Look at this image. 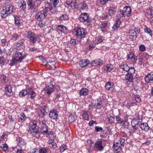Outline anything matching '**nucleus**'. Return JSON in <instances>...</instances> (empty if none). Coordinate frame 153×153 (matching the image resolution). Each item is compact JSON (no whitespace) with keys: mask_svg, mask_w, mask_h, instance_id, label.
<instances>
[{"mask_svg":"<svg viewBox=\"0 0 153 153\" xmlns=\"http://www.w3.org/2000/svg\"><path fill=\"white\" fill-rule=\"evenodd\" d=\"M6 77L5 75H2L0 76V80L1 81L2 84L4 85L6 83Z\"/></svg>","mask_w":153,"mask_h":153,"instance_id":"nucleus-55","label":"nucleus"},{"mask_svg":"<svg viewBox=\"0 0 153 153\" xmlns=\"http://www.w3.org/2000/svg\"><path fill=\"white\" fill-rule=\"evenodd\" d=\"M113 83H112L110 82H108L106 84L105 87L106 89L108 90H111L112 91L113 89Z\"/></svg>","mask_w":153,"mask_h":153,"instance_id":"nucleus-31","label":"nucleus"},{"mask_svg":"<svg viewBox=\"0 0 153 153\" xmlns=\"http://www.w3.org/2000/svg\"><path fill=\"white\" fill-rule=\"evenodd\" d=\"M0 148L4 151H6L8 149V146L7 144L4 143L1 144L0 146Z\"/></svg>","mask_w":153,"mask_h":153,"instance_id":"nucleus-54","label":"nucleus"},{"mask_svg":"<svg viewBox=\"0 0 153 153\" xmlns=\"http://www.w3.org/2000/svg\"><path fill=\"white\" fill-rule=\"evenodd\" d=\"M50 4L53 5L54 7H56L57 4L59 2V0H50Z\"/></svg>","mask_w":153,"mask_h":153,"instance_id":"nucleus-43","label":"nucleus"},{"mask_svg":"<svg viewBox=\"0 0 153 153\" xmlns=\"http://www.w3.org/2000/svg\"><path fill=\"white\" fill-rule=\"evenodd\" d=\"M13 6L10 4L5 6V9H3L1 13V16L2 18H5L8 16L13 11Z\"/></svg>","mask_w":153,"mask_h":153,"instance_id":"nucleus-4","label":"nucleus"},{"mask_svg":"<svg viewBox=\"0 0 153 153\" xmlns=\"http://www.w3.org/2000/svg\"><path fill=\"white\" fill-rule=\"evenodd\" d=\"M27 5L29 10H33V12L36 11V9L35 6L34 0H28L27 1Z\"/></svg>","mask_w":153,"mask_h":153,"instance_id":"nucleus-11","label":"nucleus"},{"mask_svg":"<svg viewBox=\"0 0 153 153\" xmlns=\"http://www.w3.org/2000/svg\"><path fill=\"white\" fill-rule=\"evenodd\" d=\"M132 100L137 103H139L142 102L141 98L138 94L134 95L132 97Z\"/></svg>","mask_w":153,"mask_h":153,"instance_id":"nucleus-29","label":"nucleus"},{"mask_svg":"<svg viewBox=\"0 0 153 153\" xmlns=\"http://www.w3.org/2000/svg\"><path fill=\"white\" fill-rule=\"evenodd\" d=\"M1 45L3 47H7L8 44V42L7 41V39H2L1 40Z\"/></svg>","mask_w":153,"mask_h":153,"instance_id":"nucleus-46","label":"nucleus"},{"mask_svg":"<svg viewBox=\"0 0 153 153\" xmlns=\"http://www.w3.org/2000/svg\"><path fill=\"white\" fill-rule=\"evenodd\" d=\"M128 74L132 75L135 72V69L134 67H129V69L127 71Z\"/></svg>","mask_w":153,"mask_h":153,"instance_id":"nucleus-58","label":"nucleus"},{"mask_svg":"<svg viewBox=\"0 0 153 153\" xmlns=\"http://www.w3.org/2000/svg\"><path fill=\"white\" fill-rule=\"evenodd\" d=\"M103 62L102 60L97 59L91 62V65L92 66H96L102 64Z\"/></svg>","mask_w":153,"mask_h":153,"instance_id":"nucleus-20","label":"nucleus"},{"mask_svg":"<svg viewBox=\"0 0 153 153\" xmlns=\"http://www.w3.org/2000/svg\"><path fill=\"white\" fill-rule=\"evenodd\" d=\"M102 103L101 101L99 102L98 101H97V104L94 105V108L96 109H100L102 107Z\"/></svg>","mask_w":153,"mask_h":153,"instance_id":"nucleus-48","label":"nucleus"},{"mask_svg":"<svg viewBox=\"0 0 153 153\" xmlns=\"http://www.w3.org/2000/svg\"><path fill=\"white\" fill-rule=\"evenodd\" d=\"M43 1V0H36L34 1L35 6L36 9L41 4V2Z\"/></svg>","mask_w":153,"mask_h":153,"instance_id":"nucleus-57","label":"nucleus"},{"mask_svg":"<svg viewBox=\"0 0 153 153\" xmlns=\"http://www.w3.org/2000/svg\"><path fill=\"white\" fill-rule=\"evenodd\" d=\"M18 7L21 8L22 10H24L26 8L25 2L23 0L19 1L18 3Z\"/></svg>","mask_w":153,"mask_h":153,"instance_id":"nucleus-22","label":"nucleus"},{"mask_svg":"<svg viewBox=\"0 0 153 153\" xmlns=\"http://www.w3.org/2000/svg\"><path fill=\"white\" fill-rule=\"evenodd\" d=\"M139 50L142 52H144L146 50V48L145 46L143 44L141 45H140L139 47Z\"/></svg>","mask_w":153,"mask_h":153,"instance_id":"nucleus-63","label":"nucleus"},{"mask_svg":"<svg viewBox=\"0 0 153 153\" xmlns=\"http://www.w3.org/2000/svg\"><path fill=\"white\" fill-rule=\"evenodd\" d=\"M133 77L132 75L131 74H129L127 73L126 74L125 77V80L127 82H133Z\"/></svg>","mask_w":153,"mask_h":153,"instance_id":"nucleus-25","label":"nucleus"},{"mask_svg":"<svg viewBox=\"0 0 153 153\" xmlns=\"http://www.w3.org/2000/svg\"><path fill=\"white\" fill-rule=\"evenodd\" d=\"M68 16L66 14H64L62 15L59 18V20L62 21H68L69 20Z\"/></svg>","mask_w":153,"mask_h":153,"instance_id":"nucleus-36","label":"nucleus"},{"mask_svg":"<svg viewBox=\"0 0 153 153\" xmlns=\"http://www.w3.org/2000/svg\"><path fill=\"white\" fill-rule=\"evenodd\" d=\"M129 34L130 39H135L137 36V35L136 34L133 30H131L129 31Z\"/></svg>","mask_w":153,"mask_h":153,"instance_id":"nucleus-24","label":"nucleus"},{"mask_svg":"<svg viewBox=\"0 0 153 153\" xmlns=\"http://www.w3.org/2000/svg\"><path fill=\"white\" fill-rule=\"evenodd\" d=\"M45 108L46 107L45 106H43L41 108V109H42V110L41 109L40 110L41 111V112L40 114V115L41 117H43L45 115Z\"/></svg>","mask_w":153,"mask_h":153,"instance_id":"nucleus-56","label":"nucleus"},{"mask_svg":"<svg viewBox=\"0 0 153 153\" xmlns=\"http://www.w3.org/2000/svg\"><path fill=\"white\" fill-rule=\"evenodd\" d=\"M104 147L102 140H100L95 142L94 149L97 151H101L103 149Z\"/></svg>","mask_w":153,"mask_h":153,"instance_id":"nucleus-9","label":"nucleus"},{"mask_svg":"<svg viewBox=\"0 0 153 153\" xmlns=\"http://www.w3.org/2000/svg\"><path fill=\"white\" fill-rule=\"evenodd\" d=\"M17 60H18L19 62H21L25 58V55L22 56V53L18 51L16 52L13 57Z\"/></svg>","mask_w":153,"mask_h":153,"instance_id":"nucleus-10","label":"nucleus"},{"mask_svg":"<svg viewBox=\"0 0 153 153\" xmlns=\"http://www.w3.org/2000/svg\"><path fill=\"white\" fill-rule=\"evenodd\" d=\"M28 133L31 134L37 138L40 137V133L38 127L37 125V122L35 120L30 122L29 124V129Z\"/></svg>","mask_w":153,"mask_h":153,"instance_id":"nucleus-2","label":"nucleus"},{"mask_svg":"<svg viewBox=\"0 0 153 153\" xmlns=\"http://www.w3.org/2000/svg\"><path fill=\"white\" fill-rule=\"evenodd\" d=\"M48 128L47 126H42L41 128V132L44 134L47 133L48 132Z\"/></svg>","mask_w":153,"mask_h":153,"instance_id":"nucleus-50","label":"nucleus"},{"mask_svg":"<svg viewBox=\"0 0 153 153\" xmlns=\"http://www.w3.org/2000/svg\"><path fill=\"white\" fill-rule=\"evenodd\" d=\"M7 136L8 132H4L3 133L2 135L0 137V141H5L7 139Z\"/></svg>","mask_w":153,"mask_h":153,"instance_id":"nucleus-40","label":"nucleus"},{"mask_svg":"<svg viewBox=\"0 0 153 153\" xmlns=\"http://www.w3.org/2000/svg\"><path fill=\"white\" fill-rule=\"evenodd\" d=\"M66 4L68 5V6L71 5L72 7H74V9L77 8L76 7L75 5L72 2V0H67Z\"/></svg>","mask_w":153,"mask_h":153,"instance_id":"nucleus-47","label":"nucleus"},{"mask_svg":"<svg viewBox=\"0 0 153 153\" xmlns=\"http://www.w3.org/2000/svg\"><path fill=\"white\" fill-rule=\"evenodd\" d=\"M88 92L89 90L88 89L83 88L80 90L79 95L80 96H85L88 94Z\"/></svg>","mask_w":153,"mask_h":153,"instance_id":"nucleus-23","label":"nucleus"},{"mask_svg":"<svg viewBox=\"0 0 153 153\" xmlns=\"http://www.w3.org/2000/svg\"><path fill=\"white\" fill-rule=\"evenodd\" d=\"M133 129H132L129 132L131 135H132L134 133H136L137 134H138V128L132 127Z\"/></svg>","mask_w":153,"mask_h":153,"instance_id":"nucleus-52","label":"nucleus"},{"mask_svg":"<svg viewBox=\"0 0 153 153\" xmlns=\"http://www.w3.org/2000/svg\"><path fill=\"white\" fill-rule=\"evenodd\" d=\"M138 122L135 120H133L131 122V125L132 127H137L139 126Z\"/></svg>","mask_w":153,"mask_h":153,"instance_id":"nucleus-49","label":"nucleus"},{"mask_svg":"<svg viewBox=\"0 0 153 153\" xmlns=\"http://www.w3.org/2000/svg\"><path fill=\"white\" fill-rule=\"evenodd\" d=\"M139 126L142 130L144 131H148L149 128L148 124L146 123H142L140 124V126L139 125Z\"/></svg>","mask_w":153,"mask_h":153,"instance_id":"nucleus-21","label":"nucleus"},{"mask_svg":"<svg viewBox=\"0 0 153 153\" xmlns=\"http://www.w3.org/2000/svg\"><path fill=\"white\" fill-rule=\"evenodd\" d=\"M76 116L75 115H71L68 117L69 121L70 123L74 122L76 118Z\"/></svg>","mask_w":153,"mask_h":153,"instance_id":"nucleus-53","label":"nucleus"},{"mask_svg":"<svg viewBox=\"0 0 153 153\" xmlns=\"http://www.w3.org/2000/svg\"><path fill=\"white\" fill-rule=\"evenodd\" d=\"M47 152V149L45 148L41 147L39 150V153H46Z\"/></svg>","mask_w":153,"mask_h":153,"instance_id":"nucleus-59","label":"nucleus"},{"mask_svg":"<svg viewBox=\"0 0 153 153\" xmlns=\"http://www.w3.org/2000/svg\"><path fill=\"white\" fill-rule=\"evenodd\" d=\"M14 18L15 23L18 26L19 25L22 23L20 19V18L18 16H16L14 17Z\"/></svg>","mask_w":153,"mask_h":153,"instance_id":"nucleus-44","label":"nucleus"},{"mask_svg":"<svg viewBox=\"0 0 153 153\" xmlns=\"http://www.w3.org/2000/svg\"><path fill=\"white\" fill-rule=\"evenodd\" d=\"M55 64L56 63L54 61H51L47 62L45 65L47 68L54 70L56 68Z\"/></svg>","mask_w":153,"mask_h":153,"instance_id":"nucleus-15","label":"nucleus"},{"mask_svg":"<svg viewBox=\"0 0 153 153\" xmlns=\"http://www.w3.org/2000/svg\"><path fill=\"white\" fill-rule=\"evenodd\" d=\"M90 61L87 59H83L79 62V65L82 68L85 67L89 64Z\"/></svg>","mask_w":153,"mask_h":153,"instance_id":"nucleus-19","label":"nucleus"},{"mask_svg":"<svg viewBox=\"0 0 153 153\" xmlns=\"http://www.w3.org/2000/svg\"><path fill=\"white\" fill-rule=\"evenodd\" d=\"M16 141L18 142V144L19 146L25 145L26 144L25 140L20 137H17Z\"/></svg>","mask_w":153,"mask_h":153,"instance_id":"nucleus-30","label":"nucleus"},{"mask_svg":"<svg viewBox=\"0 0 153 153\" xmlns=\"http://www.w3.org/2000/svg\"><path fill=\"white\" fill-rule=\"evenodd\" d=\"M145 80L147 83L151 81H153V72H151L147 75L145 78Z\"/></svg>","mask_w":153,"mask_h":153,"instance_id":"nucleus-18","label":"nucleus"},{"mask_svg":"<svg viewBox=\"0 0 153 153\" xmlns=\"http://www.w3.org/2000/svg\"><path fill=\"white\" fill-rule=\"evenodd\" d=\"M82 117L84 120H88L89 119V115L88 112L83 111L82 112Z\"/></svg>","mask_w":153,"mask_h":153,"instance_id":"nucleus-41","label":"nucleus"},{"mask_svg":"<svg viewBox=\"0 0 153 153\" xmlns=\"http://www.w3.org/2000/svg\"><path fill=\"white\" fill-rule=\"evenodd\" d=\"M115 8L113 7L110 8L108 10V13L110 16H113L116 12Z\"/></svg>","mask_w":153,"mask_h":153,"instance_id":"nucleus-37","label":"nucleus"},{"mask_svg":"<svg viewBox=\"0 0 153 153\" xmlns=\"http://www.w3.org/2000/svg\"><path fill=\"white\" fill-rule=\"evenodd\" d=\"M49 117L52 119H57L58 114L57 112L55 109H52L51 110L49 113Z\"/></svg>","mask_w":153,"mask_h":153,"instance_id":"nucleus-12","label":"nucleus"},{"mask_svg":"<svg viewBox=\"0 0 153 153\" xmlns=\"http://www.w3.org/2000/svg\"><path fill=\"white\" fill-rule=\"evenodd\" d=\"M121 22L120 20H116L115 24L113 26V28L114 30H116L120 26Z\"/></svg>","mask_w":153,"mask_h":153,"instance_id":"nucleus-51","label":"nucleus"},{"mask_svg":"<svg viewBox=\"0 0 153 153\" xmlns=\"http://www.w3.org/2000/svg\"><path fill=\"white\" fill-rule=\"evenodd\" d=\"M88 6L87 4L84 3L82 4L81 8L80 9V10L81 11H87L88 10Z\"/></svg>","mask_w":153,"mask_h":153,"instance_id":"nucleus-45","label":"nucleus"},{"mask_svg":"<svg viewBox=\"0 0 153 153\" xmlns=\"http://www.w3.org/2000/svg\"><path fill=\"white\" fill-rule=\"evenodd\" d=\"M113 65L111 64H108L104 68L105 70L107 71L110 72L113 69Z\"/></svg>","mask_w":153,"mask_h":153,"instance_id":"nucleus-38","label":"nucleus"},{"mask_svg":"<svg viewBox=\"0 0 153 153\" xmlns=\"http://www.w3.org/2000/svg\"><path fill=\"white\" fill-rule=\"evenodd\" d=\"M135 55V54L134 53L130 52L128 54L127 56V59H131L133 58L134 56Z\"/></svg>","mask_w":153,"mask_h":153,"instance_id":"nucleus-62","label":"nucleus"},{"mask_svg":"<svg viewBox=\"0 0 153 153\" xmlns=\"http://www.w3.org/2000/svg\"><path fill=\"white\" fill-rule=\"evenodd\" d=\"M67 28L63 25H58L57 27V30L58 33H66L67 32Z\"/></svg>","mask_w":153,"mask_h":153,"instance_id":"nucleus-13","label":"nucleus"},{"mask_svg":"<svg viewBox=\"0 0 153 153\" xmlns=\"http://www.w3.org/2000/svg\"><path fill=\"white\" fill-rule=\"evenodd\" d=\"M116 120L117 121V123L120 124L122 126L125 125L124 121L123 119L120 118L119 116L116 117Z\"/></svg>","mask_w":153,"mask_h":153,"instance_id":"nucleus-34","label":"nucleus"},{"mask_svg":"<svg viewBox=\"0 0 153 153\" xmlns=\"http://www.w3.org/2000/svg\"><path fill=\"white\" fill-rule=\"evenodd\" d=\"M144 30L145 33H147L152 37V30L146 25L144 26Z\"/></svg>","mask_w":153,"mask_h":153,"instance_id":"nucleus-35","label":"nucleus"},{"mask_svg":"<svg viewBox=\"0 0 153 153\" xmlns=\"http://www.w3.org/2000/svg\"><path fill=\"white\" fill-rule=\"evenodd\" d=\"M19 36L17 34L13 33L12 35V38L11 39L13 40L16 41L17 39Z\"/></svg>","mask_w":153,"mask_h":153,"instance_id":"nucleus-64","label":"nucleus"},{"mask_svg":"<svg viewBox=\"0 0 153 153\" xmlns=\"http://www.w3.org/2000/svg\"><path fill=\"white\" fill-rule=\"evenodd\" d=\"M99 27L101 29V30L103 32L107 31L109 28L108 26V22H106L102 23L99 26Z\"/></svg>","mask_w":153,"mask_h":153,"instance_id":"nucleus-14","label":"nucleus"},{"mask_svg":"<svg viewBox=\"0 0 153 153\" xmlns=\"http://www.w3.org/2000/svg\"><path fill=\"white\" fill-rule=\"evenodd\" d=\"M48 143L49 144V146L51 148H53V149L56 148L57 147V144L55 143L54 142L53 140L52 139H49V140L48 141Z\"/></svg>","mask_w":153,"mask_h":153,"instance_id":"nucleus-28","label":"nucleus"},{"mask_svg":"<svg viewBox=\"0 0 153 153\" xmlns=\"http://www.w3.org/2000/svg\"><path fill=\"white\" fill-rule=\"evenodd\" d=\"M25 40L24 39H22L19 41V42L16 43V46L17 47H22L24 45V42Z\"/></svg>","mask_w":153,"mask_h":153,"instance_id":"nucleus-42","label":"nucleus"},{"mask_svg":"<svg viewBox=\"0 0 153 153\" xmlns=\"http://www.w3.org/2000/svg\"><path fill=\"white\" fill-rule=\"evenodd\" d=\"M120 12L122 17H125L126 16L128 17L131 15V9L130 7L126 6L122 10H120Z\"/></svg>","mask_w":153,"mask_h":153,"instance_id":"nucleus-8","label":"nucleus"},{"mask_svg":"<svg viewBox=\"0 0 153 153\" xmlns=\"http://www.w3.org/2000/svg\"><path fill=\"white\" fill-rule=\"evenodd\" d=\"M97 42L95 43V44H97L100 43H101L102 42V37L101 36H98L96 39Z\"/></svg>","mask_w":153,"mask_h":153,"instance_id":"nucleus-61","label":"nucleus"},{"mask_svg":"<svg viewBox=\"0 0 153 153\" xmlns=\"http://www.w3.org/2000/svg\"><path fill=\"white\" fill-rule=\"evenodd\" d=\"M26 37L28 39L30 45H34L36 43L39 39L37 35L31 31L27 32L26 34Z\"/></svg>","mask_w":153,"mask_h":153,"instance_id":"nucleus-3","label":"nucleus"},{"mask_svg":"<svg viewBox=\"0 0 153 153\" xmlns=\"http://www.w3.org/2000/svg\"><path fill=\"white\" fill-rule=\"evenodd\" d=\"M19 63H20V62H19L18 60H17L15 58L13 57L12 59L10 60V65L11 66H13Z\"/></svg>","mask_w":153,"mask_h":153,"instance_id":"nucleus-39","label":"nucleus"},{"mask_svg":"<svg viewBox=\"0 0 153 153\" xmlns=\"http://www.w3.org/2000/svg\"><path fill=\"white\" fill-rule=\"evenodd\" d=\"M27 117L24 113H22L18 116V120L19 121L23 123L26 119Z\"/></svg>","mask_w":153,"mask_h":153,"instance_id":"nucleus-32","label":"nucleus"},{"mask_svg":"<svg viewBox=\"0 0 153 153\" xmlns=\"http://www.w3.org/2000/svg\"><path fill=\"white\" fill-rule=\"evenodd\" d=\"M53 8V6L50 4H48L43 10L39 11L36 13L35 15L36 19L38 21H42L47 16L48 11H51Z\"/></svg>","mask_w":153,"mask_h":153,"instance_id":"nucleus-1","label":"nucleus"},{"mask_svg":"<svg viewBox=\"0 0 153 153\" xmlns=\"http://www.w3.org/2000/svg\"><path fill=\"white\" fill-rule=\"evenodd\" d=\"M4 89L6 94L8 96L13 95V93L12 92V87L10 85H6Z\"/></svg>","mask_w":153,"mask_h":153,"instance_id":"nucleus-17","label":"nucleus"},{"mask_svg":"<svg viewBox=\"0 0 153 153\" xmlns=\"http://www.w3.org/2000/svg\"><path fill=\"white\" fill-rule=\"evenodd\" d=\"M75 33L77 38L81 39L85 37L86 32L85 29L83 28L77 27L76 29Z\"/></svg>","mask_w":153,"mask_h":153,"instance_id":"nucleus-7","label":"nucleus"},{"mask_svg":"<svg viewBox=\"0 0 153 153\" xmlns=\"http://www.w3.org/2000/svg\"><path fill=\"white\" fill-rule=\"evenodd\" d=\"M67 148V146L66 145H63L60 147V151L61 152H63Z\"/></svg>","mask_w":153,"mask_h":153,"instance_id":"nucleus-60","label":"nucleus"},{"mask_svg":"<svg viewBox=\"0 0 153 153\" xmlns=\"http://www.w3.org/2000/svg\"><path fill=\"white\" fill-rule=\"evenodd\" d=\"M45 87L44 89V91H45L47 94L50 95L55 90L54 83L51 80L49 82L45 84Z\"/></svg>","mask_w":153,"mask_h":153,"instance_id":"nucleus-5","label":"nucleus"},{"mask_svg":"<svg viewBox=\"0 0 153 153\" xmlns=\"http://www.w3.org/2000/svg\"><path fill=\"white\" fill-rule=\"evenodd\" d=\"M120 68L123 70V71L127 72L129 69V67L126 64H122L120 65Z\"/></svg>","mask_w":153,"mask_h":153,"instance_id":"nucleus-26","label":"nucleus"},{"mask_svg":"<svg viewBox=\"0 0 153 153\" xmlns=\"http://www.w3.org/2000/svg\"><path fill=\"white\" fill-rule=\"evenodd\" d=\"M27 86H26L25 89L22 90L19 92V96L20 97H23L28 94V90L27 89Z\"/></svg>","mask_w":153,"mask_h":153,"instance_id":"nucleus-27","label":"nucleus"},{"mask_svg":"<svg viewBox=\"0 0 153 153\" xmlns=\"http://www.w3.org/2000/svg\"><path fill=\"white\" fill-rule=\"evenodd\" d=\"M123 146H122L120 143L119 142H114L113 146V148L114 149L117 150L119 149H121Z\"/></svg>","mask_w":153,"mask_h":153,"instance_id":"nucleus-33","label":"nucleus"},{"mask_svg":"<svg viewBox=\"0 0 153 153\" xmlns=\"http://www.w3.org/2000/svg\"><path fill=\"white\" fill-rule=\"evenodd\" d=\"M79 19L80 22H85V24L87 25L91 24V21L89 18V15L86 13H82L79 16Z\"/></svg>","mask_w":153,"mask_h":153,"instance_id":"nucleus-6","label":"nucleus"},{"mask_svg":"<svg viewBox=\"0 0 153 153\" xmlns=\"http://www.w3.org/2000/svg\"><path fill=\"white\" fill-rule=\"evenodd\" d=\"M27 89L28 90V94L30 95V98L32 99H33L36 96V93L32 90L31 88L27 86Z\"/></svg>","mask_w":153,"mask_h":153,"instance_id":"nucleus-16","label":"nucleus"}]
</instances>
